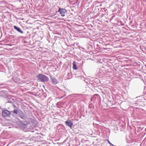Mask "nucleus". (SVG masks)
<instances>
[{"instance_id": "obj_1", "label": "nucleus", "mask_w": 146, "mask_h": 146, "mask_svg": "<svg viewBox=\"0 0 146 146\" xmlns=\"http://www.w3.org/2000/svg\"><path fill=\"white\" fill-rule=\"evenodd\" d=\"M37 77L38 79L41 82H46L49 80L48 78L46 76L41 74H39Z\"/></svg>"}, {"instance_id": "obj_2", "label": "nucleus", "mask_w": 146, "mask_h": 146, "mask_svg": "<svg viewBox=\"0 0 146 146\" xmlns=\"http://www.w3.org/2000/svg\"><path fill=\"white\" fill-rule=\"evenodd\" d=\"M58 11L60 12V14L62 17L64 16L65 13L67 12V10L66 9L60 8L59 9Z\"/></svg>"}, {"instance_id": "obj_3", "label": "nucleus", "mask_w": 146, "mask_h": 146, "mask_svg": "<svg viewBox=\"0 0 146 146\" xmlns=\"http://www.w3.org/2000/svg\"><path fill=\"white\" fill-rule=\"evenodd\" d=\"M11 112L7 110H4L2 111V114L3 115L4 117L9 116Z\"/></svg>"}, {"instance_id": "obj_4", "label": "nucleus", "mask_w": 146, "mask_h": 146, "mask_svg": "<svg viewBox=\"0 0 146 146\" xmlns=\"http://www.w3.org/2000/svg\"><path fill=\"white\" fill-rule=\"evenodd\" d=\"M18 113L19 115V116L21 118L23 119H25V114L23 112L21 111H20L18 112Z\"/></svg>"}, {"instance_id": "obj_5", "label": "nucleus", "mask_w": 146, "mask_h": 146, "mask_svg": "<svg viewBox=\"0 0 146 146\" xmlns=\"http://www.w3.org/2000/svg\"><path fill=\"white\" fill-rule=\"evenodd\" d=\"M65 122L66 124L71 128L73 125V123L70 120L67 121Z\"/></svg>"}, {"instance_id": "obj_6", "label": "nucleus", "mask_w": 146, "mask_h": 146, "mask_svg": "<svg viewBox=\"0 0 146 146\" xmlns=\"http://www.w3.org/2000/svg\"><path fill=\"white\" fill-rule=\"evenodd\" d=\"M50 78L54 84H56L58 83L57 80L55 78L51 76H50Z\"/></svg>"}, {"instance_id": "obj_7", "label": "nucleus", "mask_w": 146, "mask_h": 146, "mask_svg": "<svg viewBox=\"0 0 146 146\" xmlns=\"http://www.w3.org/2000/svg\"><path fill=\"white\" fill-rule=\"evenodd\" d=\"M14 28L15 30H17L19 33H23V31H22L20 28L16 26H14Z\"/></svg>"}, {"instance_id": "obj_8", "label": "nucleus", "mask_w": 146, "mask_h": 146, "mask_svg": "<svg viewBox=\"0 0 146 146\" xmlns=\"http://www.w3.org/2000/svg\"><path fill=\"white\" fill-rule=\"evenodd\" d=\"M13 112L14 113L18 114L19 111L17 109H14L13 111H11V113Z\"/></svg>"}, {"instance_id": "obj_9", "label": "nucleus", "mask_w": 146, "mask_h": 146, "mask_svg": "<svg viewBox=\"0 0 146 146\" xmlns=\"http://www.w3.org/2000/svg\"><path fill=\"white\" fill-rule=\"evenodd\" d=\"M73 68L74 69L76 70L77 68L76 67V66L75 62H73Z\"/></svg>"}, {"instance_id": "obj_10", "label": "nucleus", "mask_w": 146, "mask_h": 146, "mask_svg": "<svg viewBox=\"0 0 146 146\" xmlns=\"http://www.w3.org/2000/svg\"><path fill=\"white\" fill-rule=\"evenodd\" d=\"M71 75V73H68L67 74V76H68V77L67 78L68 79H70L71 78L70 77V75Z\"/></svg>"}, {"instance_id": "obj_11", "label": "nucleus", "mask_w": 146, "mask_h": 146, "mask_svg": "<svg viewBox=\"0 0 146 146\" xmlns=\"http://www.w3.org/2000/svg\"><path fill=\"white\" fill-rule=\"evenodd\" d=\"M24 126V127H26V126H27V125L25 124H21V126Z\"/></svg>"}, {"instance_id": "obj_12", "label": "nucleus", "mask_w": 146, "mask_h": 146, "mask_svg": "<svg viewBox=\"0 0 146 146\" xmlns=\"http://www.w3.org/2000/svg\"><path fill=\"white\" fill-rule=\"evenodd\" d=\"M101 9L103 11V10H104L105 12H106V11L107 10V9L106 8H104Z\"/></svg>"}, {"instance_id": "obj_13", "label": "nucleus", "mask_w": 146, "mask_h": 146, "mask_svg": "<svg viewBox=\"0 0 146 146\" xmlns=\"http://www.w3.org/2000/svg\"><path fill=\"white\" fill-rule=\"evenodd\" d=\"M108 143L110 144H111V145H112L113 146V145L110 143V141H109V140H108Z\"/></svg>"}, {"instance_id": "obj_14", "label": "nucleus", "mask_w": 146, "mask_h": 146, "mask_svg": "<svg viewBox=\"0 0 146 146\" xmlns=\"http://www.w3.org/2000/svg\"><path fill=\"white\" fill-rule=\"evenodd\" d=\"M100 6H102V4H100Z\"/></svg>"}]
</instances>
